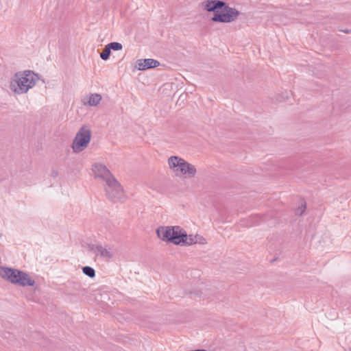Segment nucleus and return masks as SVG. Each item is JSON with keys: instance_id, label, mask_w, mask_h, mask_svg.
<instances>
[{"instance_id": "2eb2a0df", "label": "nucleus", "mask_w": 351, "mask_h": 351, "mask_svg": "<svg viewBox=\"0 0 351 351\" xmlns=\"http://www.w3.org/2000/svg\"><path fill=\"white\" fill-rule=\"evenodd\" d=\"M108 46L109 47L110 50H114V51H119V50H121L123 48L122 45L118 42L110 43L108 44Z\"/></svg>"}, {"instance_id": "f03ea898", "label": "nucleus", "mask_w": 351, "mask_h": 351, "mask_svg": "<svg viewBox=\"0 0 351 351\" xmlns=\"http://www.w3.org/2000/svg\"><path fill=\"white\" fill-rule=\"evenodd\" d=\"M159 239L176 245L189 246L195 243V235H188L180 226H160L156 230Z\"/></svg>"}, {"instance_id": "f257e3e1", "label": "nucleus", "mask_w": 351, "mask_h": 351, "mask_svg": "<svg viewBox=\"0 0 351 351\" xmlns=\"http://www.w3.org/2000/svg\"><path fill=\"white\" fill-rule=\"evenodd\" d=\"M202 6L204 10L213 12L211 21L216 23H231L240 14L239 11L230 8L222 0H206Z\"/></svg>"}, {"instance_id": "aec40b11", "label": "nucleus", "mask_w": 351, "mask_h": 351, "mask_svg": "<svg viewBox=\"0 0 351 351\" xmlns=\"http://www.w3.org/2000/svg\"><path fill=\"white\" fill-rule=\"evenodd\" d=\"M285 94V96L282 95V99L280 101H285V99H287L288 98V93L286 92Z\"/></svg>"}, {"instance_id": "39448f33", "label": "nucleus", "mask_w": 351, "mask_h": 351, "mask_svg": "<svg viewBox=\"0 0 351 351\" xmlns=\"http://www.w3.org/2000/svg\"><path fill=\"white\" fill-rule=\"evenodd\" d=\"M93 171L96 178H100L106 181V186L105 187V191L109 194L110 197H112V195H111L112 189L117 190V194H120L121 189L119 187V182L105 165L98 163L95 164L93 166ZM113 197H115L113 196Z\"/></svg>"}, {"instance_id": "6e6552de", "label": "nucleus", "mask_w": 351, "mask_h": 351, "mask_svg": "<svg viewBox=\"0 0 351 351\" xmlns=\"http://www.w3.org/2000/svg\"><path fill=\"white\" fill-rule=\"evenodd\" d=\"M88 247L90 251L95 253L97 256L99 255L102 258L109 259L113 256L111 249L110 247L107 248L106 247H103L101 245L94 244L89 245Z\"/></svg>"}, {"instance_id": "dca6fc26", "label": "nucleus", "mask_w": 351, "mask_h": 351, "mask_svg": "<svg viewBox=\"0 0 351 351\" xmlns=\"http://www.w3.org/2000/svg\"><path fill=\"white\" fill-rule=\"evenodd\" d=\"M306 210V203H304L301 206L298 207L295 210V215H302Z\"/></svg>"}, {"instance_id": "f8f14e48", "label": "nucleus", "mask_w": 351, "mask_h": 351, "mask_svg": "<svg viewBox=\"0 0 351 351\" xmlns=\"http://www.w3.org/2000/svg\"><path fill=\"white\" fill-rule=\"evenodd\" d=\"M250 226H256L259 224L261 221H264L266 220L265 216H262L260 215H254L250 217Z\"/></svg>"}, {"instance_id": "7ed1b4c3", "label": "nucleus", "mask_w": 351, "mask_h": 351, "mask_svg": "<svg viewBox=\"0 0 351 351\" xmlns=\"http://www.w3.org/2000/svg\"><path fill=\"white\" fill-rule=\"evenodd\" d=\"M38 80V75L32 71L17 72L10 81V88L17 94L25 93L35 86Z\"/></svg>"}, {"instance_id": "0eeeda50", "label": "nucleus", "mask_w": 351, "mask_h": 351, "mask_svg": "<svg viewBox=\"0 0 351 351\" xmlns=\"http://www.w3.org/2000/svg\"><path fill=\"white\" fill-rule=\"evenodd\" d=\"M91 131L88 128L84 125L76 134L72 143V148L74 152L79 153L86 149L90 141Z\"/></svg>"}, {"instance_id": "9d476101", "label": "nucleus", "mask_w": 351, "mask_h": 351, "mask_svg": "<svg viewBox=\"0 0 351 351\" xmlns=\"http://www.w3.org/2000/svg\"><path fill=\"white\" fill-rule=\"evenodd\" d=\"M119 187L121 189L120 194H118V193L117 194V190L114 189H112V190L111 191V195L112 196H114L115 197H110L109 194L106 191V197H108V199H109L110 201H112L113 202H122L124 199V193H123V189L120 183H119Z\"/></svg>"}, {"instance_id": "20e7f679", "label": "nucleus", "mask_w": 351, "mask_h": 351, "mask_svg": "<svg viewBox=\"0 0 351 351\" xmlns=\"http://www.w3.org/2000/svg\"><path fill=\"white\" fill-rule=\"evenodd\" d=\"M0 276L12 284L33 287L36 282L27 273L17 269L0 266Z\"/></svg>"}, {"instance_id": "423d86ee", "label": "nucleus", "mask_w": 351, "mask_h": 351, "mask_svg": "<svg viewBox=\"0 0 351 351\" xmlns=\"http://www.w3.org/2000/svg\"><path fill=\"white\" fill-rule=\"evenodd\" d=\"M169 167L175 172H180L183 175H188L193 178L196 173V169L194 165L189 163L183 158L176 156H171L168 160Z\"/></svg>"}, {"instance_id": "412c9836", "label": "nucleus", "mask_w": 351, "mask_h": 351, "mask_svg": "<svg viewBox=\"0 0 351 351\" xmlns=\"http://www.w3.org/2000/svg\"><path fill=\"white\" fill-rule=\"evenodd\" d=\"M350 351H351V349L350 350Z\"/></svg>"}, {"instance_id": "1a4fd4ad", "label": "nucleus", "mask_w": 351, "mask_h": 351, "mask_svg": "<svg viewBox=\"0 0 351 351\" xmlns=\"http://www.w3.org/2000/svg\"><path fill=\"white\" fill-rule=\"evenodd\" d=\"M136 63L138 69L141 71L156 68L160 64L159 61L151 58L138 60Z\"/></svg>"}, {"instance_id": "6ab92c4d", "label": "nucleus", "mask_w": 351, "mask_h": 351, "mask_svg": "<svg viewBox=\"0 0 351 351\" xmlns=\"http://www.w3.org/2000/svg\"><path fill=\"white\" fill-rule=\"evenodd\" d=\"M339 31L345 34H351V29H339Z\"/></svg>"}, {"instance_id": "4468645a", "label": "nucleus", "mask_w": 351, "mask_h": 351, "mask_svg": "<svg viewBox=\"0 0 351 351\" xmlns=\"http://www.w3.org/2000/svg\"><path fill=\"white\" fill-rule=\"evenodd\" d=\"M110 54H111V50L107 45L105 46L103 51L100 53V58L103 60H107L109 59Z\"/></svg>"}, {"instance_id": "a211bd4d", "label": "nucleus", "mask_w": 351, "mask_h": 351, "mask_svg": "<svg viewBox=\"0 0 351 351\" xmlns=\"http://www.w3.org/2000/svg\"><path fill=\"white\" fill-rule=\"evenodd\" d=\"M51 176L53 178H56L58 176V171L56 169H53L51 171Z\"/></svg>"}, {"instance_id": "9b49d317", "label": "nucleus", "mask_w": 351, "mask_h": 351, "mask_svg": "<svg viewBox=\"0 0 351 351\" xmlns=\"http://www.w3.org/2000/svg\"><path fill=\"white\" fill-rule=\"evenodd\" d=\"M101 100V96L99 94H90L88 101V104L90 106H95L100 103Z\"/></svg>"}, {"instance_id": "f3484780", "label": "nucleus", "mask_w": 351, "mask_h": 351, "mask_svg": "<svg viewBox=\"0 0 351 351\" xmlns=\"http://www.w3.org/2000/svg\"><path fill=\"white\" fill-rule=\"evenodd\" d=\"M195 243L204 244V243H205V239L200 235L196 234L195 235Z\"/></svg>"}, {"instance_id": "ddd939ff", "label": "nucleus", "mask_w": 351, "mask_h": 351, "mask_svg": "<svg viewBox=\"0 0 351 351\" xmlns=\"http://www.w3.org/2000/svg\"><path fill=\"white\" fill-rule=\"evenodd\" d=\"M82 272L89 278H94L95 276V269L90 266H84L82 267Z\"/></svg>"}]
</instances>
